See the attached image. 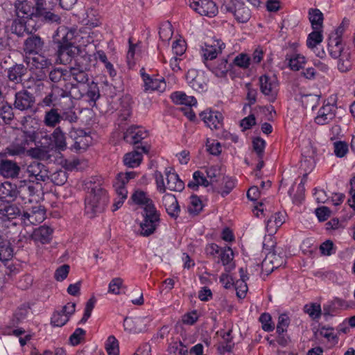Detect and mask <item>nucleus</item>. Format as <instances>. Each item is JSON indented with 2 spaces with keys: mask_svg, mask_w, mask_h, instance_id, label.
<instances>
[{
  "mask_svg": "<svg viewBox=\"0 0 355 355\" xmlns=\"http://www.w3.org/2000/svg\"><path fill=\"white\" fill-rule=\"evenodd\" d=\"M173 33L172 26L170 23L163 24L159 28V35L163 41L169 40L172 37Z\"/></svg>",
  "mask_w": 355,
  "mask_h": 355,
  "instance_id": "69168bd1",
  "label": "nucleus"
},
{
  "mask_svg": "<svg viewBox=\"0 0 355 355\" xmlns=\"http://www.w3.org/2000/svg\"><path fill=\"white\" fill-rule=\"evenodd\" d=\"M57 0H37L35 6L40 20L44 22H59L60 17L51 12Z\"/></svg>",
  "mask_w": 355,
  "mask_h": 355,
  "instance_id": "f8f14e48",
  "label": "nucleus"
},
{
  "mask_svg": "<svg viewBox=\"0 0 355 355\" xmlns=\"http://www.w3.org/2000/svg\"><path fill=\"white\" fill-rule=\"evenodd\" d=\"M28 310L29 307L24 304L19 307L13 315L12 324L13 326L17 325L23 320H24L28 313Z\"/></svg>",
  "mask_w": 355,
  "mask_h": 355,
  "instance_id": "8fccbe9b",
  "label": "nucleus"
},
{
  "mask_svg": "<svg viewBox=\"0 0 355 355\" xmlns=\"http://www.w3.org/2000/svg\"><path fill=\"white\" fill-rule=\"evenodd\" d=\"M190 7L202 16L212 17L218 13V7L211 0H192Z\"/></svg>",
  "mask_w": 355,
  "mask_h": 355,
  "instance_id": "6ab92c4d",
  "label": "nucleus"
},
{
  "mask_svg": "<svg viewBox=\"0 0 355 355\" xmlns=\"http://www.w3.org/2000/svg\"><path fill=\"white\" fill-rule=\"evenodd\" d=\"M189 86L194 90L202 92L207 89L208 79L202 72H198L195 69H190L186 75Z\"/></svg>",
  "mask_w": 355,
  "mask_h": 355,
  "instance_id": "aec40b11",
  "label": "nucleus"
},
{
  "mask_svg": "<svg viewBox=\"0 0 355 355\" xmlns=\"http://www.w3.org/2000/svg\"><path fill=\"white\" fill-rule=\"evenodd\" d=\"M74 37L75 31L64 26L58 27L53 34V42L57 48L56 53L60 64L69 63L75 55Z\"/></svg>",
  "mask_w": 355,
  "mask_h": 355,
  "instance_id": "f03ea898",
  "label": "nucleus"
},
{
  "mask_svg": "<svg viewBox=\"0 0 355 355\" xmlns=\"http://www.w3.org/2000/svg\"><path fill=\"white\" fill-rule=\"evenodd\" d=\"M253 149L257 154L259 159H262L266 146V141L260 138L257 137L252 141Z\"/></svg>",
  "mask_w": 355,
  "mask_h": 355,
  "instance_id": "0e129e2a",
  "label": "nucleus"
},
{
  "mask_svg": "<svg viewBox=\"0 0 355 355\" xmlns=\"http://www.w3.org/2000/svg\"><path fill=\"white\" fill-rule=\"evenodd\" d=\"M35 102V96L26 89L15 94L14 107L20 111H33Z\"/></svg>",
  "mask_w": 355,
  "mask_h": 355,
  "instance_id": "a211bd4d",
  "label": "nucleus"
},
{
  "mask_svg": "<svg viewBox=\"0 0 355 355\" xmlns=\"http://www.w3.org/2000/svg\"><path fill=\"white\" fill-rule=\"evenodd\" d=\"M221 9L232 12L236 19L241 23L247 22L251 16L250 10L239 0H224Z\"/></svg>",
  "mask_w": 355,
  "mask_h": 355,
  "instance_id": "6e6552de",
  "label": "nucleus"
},
{
  "mask_svg": "<svg viewBox=\"0 0 355 355\" xmlns=\"http://www.w3.org/2000/svg\"><path fill=\"white\" fill-rule=\"evenodd\" d=\"M28 179L34 178L36 185L41 182H47L49 180V171L47 167L38 162H33L28 165L26 171Z\"/></svg>",
  "mask_w": 355,
  "mask_h": 355,
  "instance_id": "2eb2a0df",
  "label": "nucleus"
},
{
  "mask_svg": "<svg viewBox=\"0 0 355 355\" xmlns=\"http://www.w3.org/2000/svg\"><path fill=\"white\" fill-rule=\"evenodd\" d=\"M68 74V67H55L50 71L49 73V79L51 82L57 83L61 80L67 81V76Z\"/></svg>",
  "mask_w": 355,
  "mask_h": 355,
  "instance_id": "a18cd8bd",
  "label": "nucleus"
},
{
  "mask_svg": "<svg viewBox=\"0 0 355 355\" xmlns=\"http://www.w3.org/2000/svg\"><path fill=\"white\" fill-rule=\"evenodd\" d=\"M260 90L270 102H274L277 98L278 83L275 76L263 75L259 78Z\"/></svg>",
  "mask_w": 355,
  "mask_h": 355,
  "instance_id": "f3484780",
  "label": "nucleus"
},
{
  "mask_svg": "<svg viewBox=\"0 0 355 355\" xmlns=\"http://www.w3.org/2000/svg\"><path fill=\"white\" fill-rule=\"evenodd\" d=\"M45 219V211L41 205L33 206L21 215V221L25 226L37 225Z\"/></svg>",
  "mask_w": 355,
  "mask_h": 355,
  "instance_id": "412c9836",
  "label": "nucleus"
},
{
  "mask_svg": "<svg viewBox=\"0 0 355 355\" xmlns=\"http://www.w3.org/2000/svg\"><path fill=\"white\" fill-rule=\"evenodd\" d=\"M85 188L87 189L85 203V213L89 218H93L96 214L103 211L108 202V196L101 183L95 180L87 182Z\"/></svg>",
  "mask_w": 355,
  "mask_h": 355,
  "instance_id": "7ed1b4c3",
  "label": "nucleus"
},
{
  "mask_svg": "<svg viewBox=\"0 0 355 355\" xmlns=\"http://www.w3.org/2000/svg\"><path fill=\"white\" fill-rule=\"evenodd\" d=\"M61 121L60 112L58 108L52 107L49 110L45 112L43 123L49 128H55Z\"/></svg>",
  "mask_w": 355,
  "mask_h": 355,
  "instance_id": "c9c22d12",
  "label": "nucleus"
},
{
  "mask_svg": "<svg viewBox=\"0 0 355 355\" xmlns=\"http://www.w3.org/2000/svg\"><path fill=\"white\" fill-rule=\"evenodd\" d=\"M290 323V319L286 314H282L278 319L276 331L277 334L286 333Z\"/></svg>",
  "mask_w": 355,
  "mask_h": 355,
  "instance_id": "680f3d73",
  "label": "nucleus"
},
{
  "mask_svg": "<svg viewBox=\"0 0 355 355\" xmlns=\"http://www.w3.org/2000/svg\"><path fill=\"white\" fill-rule=\"evenodd\" d=\"M67 315H65L61 311H56L53 313L51 323L55 327H62L68 322Z\"/></svg>",
  "mask_w": 355,
  "mask_h": 355,
  "instance_id": "864d4df0",
  "label": "nucleus"
},
{
  "mask_svg": "<svg viewBox=\"0 0 355 355\" xmlns=\"http://www.w3.org/2000/svg\"><path fill=\"white\" fill-rule=\"evenodd\" d=\"M336 110V107L334 104H325L319 110L315 122L321 125L329 123L335 118Z\"/></svg>",
  "mask_w": 355,
  "mask_h": 355,
  "instance_id": "a878e982",
  "label": "nucleus"
},
{
  "mask_svg": "<svg viewBox=\"0 0 355 355\" xmlns=\"http://www.w3.org/2000/svg\"><path fill=\"white\" fill-rule=\"evenodd\" d=\"M83 98H87V101L89 103V105L94 106L96 102L99 99L101 94L98 84L94 81L88 83L87 85V89L82 88Z\"/></svg>",
  "mask_w": 355,
  "mask_h": 355,
  "instance_id": "72a5a7b5",
  "label": "nucleus"
},
{
  "mask_svg": "<svg viewBox=\"0 0 355 355\" xmlns=\"http://www.w3.org/2000/svg\"><path fill=\"white\" fill-rule=\"evenodd\" d=\"M172 168H166L165 175L166 184L164 183L163 175L159 172L155 173V180L157 190L160 193H164L168 189L173 191H182L184 188V182L180 179L178 175L173 172Z\"/></svg>",
  "mask_w": 355,
  "mask_h": 355,
  "instance_id": "39448f33",
  "label": "nucleus"
},
{
  "mask_svg": "<svg viewBox=\"0 0 355 355\" xmlns=\"http://www.w3.org/2000/svg\"><path fill=\"white\" fill-rule=\"evenodd\" d=\"M14 17L24 19H37L40 20L36 6L28 0H15L12 4Z\"/></svg>",
  "mask_w": 355,
  "mask_h": 355,
  "instance_id": "1a4fd4ad",
  "label": "nucleus"
},
{
  "mask_svg": "<svg viewBox=\"0 0 355 355\" xmlns=\"http://www.w3.org/2000/svg\"><path fill=\"white\" fill-rule=\"evenodd\" d=\"M322 41V30H314L311 33L306 41V44L309 48H313Z\"/></svg>",
  "mask_w": 355,
  "mask_h": 355,
  "instance_id": "603ef678",
  "label": "nucleus"
},
{
  "mask_svg": "<svg viewBox=\"0 0 355 355\" xmlns=\"http://www.w3.org/2000/svg\"><path fill=\"white\" fill-rule=\"evenodd\" d=\"M320 336L325 338L329 342L337 343V337L334 334V329L331 327H322L318 331Z\"/></svg>",
  "mask_w": 355,
  "mask_h": 355,
  "instance_id": "052dcab7",
  "label": "nucleus"
},
{
  "mask_svg": "<svg viewBox=\"0 0 355 355\" xmlns=\"http://www.w3.org/2000/svg\"><path fill=\"white\" fill-rule=\"evenodd\" d=\"M12 257L13 250L10 243L0 234V261L5 262L11 259Z\"/></svg>",
  "mask_w": 355,
  "mask_h": 355,
  "instance_id": "ea45409f",
  "label": "nucleus"
},
{
  "mask_svg": "<svg viewBox=\"0 0 355 355\" xmlns=\"http://www.w3.org/2000/svg\"><path fill=\"white\" fill-rule=\"evenodd\" d=\"M20 171L21 168L17 162L8 159L5 153H0V175L7 179H15Z\"/></svg>",
  "mask_w": 355,
  "mask_h": 355,
  "instance_id": "dca6fc26",
  "label": "nucleus"
},
{
  "mask_svg": "<svg viewBox=\"0 0 355 355\" xmlns=\"http://www.w3.org/2000/svg\"><path fill=\"white\" fill-rule=\"evenodd\" d=\"M148 132L143 128L132 125L124 132L123 139L128 144L136 145L147 137Z\"/></svg>",
  "mask_w": 355,
  "mask_h": 355,
  "instance_id": "393cba45",
  "label": "nucleus"
},
{
  "mask_svg": "<svg viewBox=\"0 0 355 355\" xmlns=\"http://www.w3.org/2000/svg\"><path fill=\"white\" fill-rule=\"evenodd\" d=\"M259 321L262 324V329L265 331H272L275 329V324L272 322V318L269 313H262L259 318Z\"/></svg>",
  "mask_w": 355,
  "mask_h": 355,
  "instance_id": "bf43d9fd",
  "label": "nucleus"
},
{
  "mask_svg": "<svg viewBox=\"0 0 355 355\" xmlns=\"http://www.w3.org/2000/svg\"><path fill=\"white\" fill-rule=\"evenodd\" d=\"M132 201L144 209V211H146L149 207L152 209L156 208L153 200L148 198L146 193L143 191H136L131 196Z\"/></svg>",
  "mask_w": 355,
  "mask_h": 355,
  "instance_id": "f704fd0d",
  "label": "nucleus"
},
{
  "mask_svg": "<svg viewBox=\"0 0 355 355\" xmlns=\"http://www.w3.org/2000/svg\"><path fill=\"white\" fill-rule=\"evenodd\" d=\"M145 92L158 91L162 92L166 89V83L164 78H153L150 76L143 75Z\"/></svg>",
  "mask_w": 355,
  "mask_h": 355,
  "instance_id": "7c9ffc66",
  "label": "nucleus"
},
{
  "mask_svg": "<svg viewBox=\"0 0 355 355\" xmlns=\"http://www.w3.org/2000/svg\"><path fill=\"white\" fill-rule=\"evenodd\" d=\"M20 214V209L16 205L3 202H0V216L3 219L10 220L16 218Z\"/></svg>",
  "mask_w": 355,
  "mask_h": 355,
  "instance_id": "2f4dec72",
  "label": "nucleus"
},
{
  "mask_svg": "<svg viewBox=\"0 0 355 355\" xmlns=\"http://www.w3.org/2000/svg\"><path fill=\"white\" fill-rule=\"evenodd\" d=\"M220 260L223 266H225V270L231 271L235 266L232 261L234 258V253L231 248L227 247L221 250L220 253Z\"/></svg>",
  "mask_w": 355,
  "mask_h": 355,
  "instance_id": "79ce46f5",
  "label": "nucleus"
},
{
  "mask_svg": "<svg viewBox=\"0 0 355 355\" xmlns=\"http://www.w3.org/2000/svg\"><path fill=\"white\" fill-rule=\"evenodd\" d=\"M120 114H119V120L121 121H126L131 115V104H130V98L129 96H126L121 98L120 102Z\"/></svg>",
  "mask_w": 355,
  "mask_h": 355,
  "instance_id": "c03bdc74",
  "label": "nucleus"
},
{
  "mask_svg": "<svg viewBox=\"0 0 355 355\" xmlns=\"http://www.w3.org/2000/svg\"><path fill=\"white\" fill-rule=\"evenodd\" d=\"M69 135L73 141L71 149L76 152L85 150L92 144V137L83 129L72 128Z\"/></svg>",
  "mask_w": 355,
  "mask_h": 355,
  "instance_id": "9b49d317",
  "label": "nucleus"
},
{
  "mask_svg": "<svg viewBox=\"0 0 355 355\" xmlns=\"http://www.w3.org/2000/svg\"><path fill=\"white\" fill-rule=\"evenodd\" d=\"M200 117L211 130L219 129L222 126L223 117L220 112L205 110L200 114Z\"/></svg>",
  "mask_w": 355,
  "mask_h": 355,
  "instance_id": "bb28decb",
  "label": "nucleus"
},
{
  "mask_svg": "<svg viewBox=\"0 0 355 355\" xmlns=\"http://www.w3.org/2000/svg\"><path fill=\"white\" fill-rule=\"evenodd\" d=\"M26 19L15 17L14 19L8 21L9 31L18 37H23L25 33H29L26 27Z\"/></svg>",
  "mask_w": 355,
  "mask_h": 355,
  "instance_id": "c756f323",
  "label": "nucleus"
},
{
  "mask_svg": "<svg viewBox=\"0 0 355 355\" xmlns=\"http://www.w3.org/2000/svg\"><path fill=\"white\" fill-rule=\"evenodd\" d=\"M224 47L225 44L220 40H210L202 47V56L205 60H214Z\"/></svg>",
  "mask_w": 355,
  "mask_h": 355,
  "instance_id": "b1692460",
  "label": "nucleus"
},
{
  "mask_svg": "<svg viewBox=\"0 0 355 355\" xmlns=\"http://www.w3.org/2000/svg\"><path fill=\"white\" fill-rule=\"evenodd\" d=\"M309 21L313 30H320L322 28L323 14L317 8H311L309 11Z\"/></svg>",
  "mask_w": 355,
  "mask_h": 355,
  "instance_id": "a19ab883",
  "label": "nucleus"
},
{
  "mask_svg": "<svg viewBox=\"0 0 355 355\" xmlns=\"http://www.w3.org/2000/svg\"><path fill=\"white\" fill-rule=\"evenodd\" d=\"M286 263L285 255L282 251L277 252L273 249L268 252L261 263V270L266 275L270 274L275 269L278 268Z\"/></svg>",
  "mask_w": 355,
  "mask_h": 355,
  "instance_id": "9d476101",
  "label": "nucleus"
},
{
  "mask_svg": "<svg viewBox=\"0 0 355 355\" xmlns=\"http://www.w3.org/2000/svg\"><path fill=\"white\" fill-rule=\"evenodd\" d=\"M0 117L6 124H10L14 119V112L12 106L6 101L0 105Z\"/></svg>",
  "mask_w": 355,
  "mask_h": 355,
  "instance_id": "37998d69",
  "label": "nucleus"
},
{
  "mask_svg": "<svg viewBox=\"0 0 355 355\" xmlns=\"http://www.w3.org/2000/svg\"><path fill=\"white\" fill-rule=\"evenodd\" d=\"M305 63V58L301 55H295L289 60V66L291 69L298 71L303 67Z\"/></svg>",
  "mask_w": 355,
  "mask_h": 355,
  "instance_id": "e2e57ef3",
  "label": "nucleus"
},
{
  "mask_svg": "<svg viewBox=\"0 0 355 355\" xmlns=\"http://www.w3.org/2000/svg\"><path fill=\"white\" fill-rule=\"evenodd\" d=\"M34 180H21L16 183L17 196L19 197L23 201L32 202L33 198L36 195L38 190L35 187Z\"/></svg>",
  "mask_w": 355,
  "mask_h": 355,
  "instance_id": "ddd939ff",
  "label": "nucleus"
},
{
  "mask_svg": "<svg viewBox=\"0 0 355 355\" xmlns=\"http://www.w3.org/2000/svg\"><path fill=\"white\" fill-rule=\"evenodd\" d=\"M66 97H71L74 99H80L81 94L78 92V90L73 89L72 91H67L62 87L53 85L51 87L50 92L47 93L40 101L38 105L42 107H54L61 100V98Z\"/></svg>",
  "mask_w": 355,
  "mask_h": 355,
  "instance_id": "20e7f679",
  "label": "nucleus"
},
{
  "mask_svg": "<svg viewBox=\"0 0 355 355\" xmlns=\"http://www.w3.org/2000/svg\"><path fill=\"white\" fill-rule=\"evenodd\" d=\"M92 62V56L85 53L79 55L75 60L74 64L68 67L67 80L71 84L69 91L78 90L83 98L82 88L89 80L88 71L90 70Z\"/></svg>",
  "mask_w": 355,
  "mask_h": 355,
  "instance_id": "f257e3e1",
  "label": "nucleus"
},
{
  "mask_svg": "<svg viewBox=\"0 0 355 355\" xmlns=\"http://www.w3.org/2000/svg\"><path fill=\"white\" fill-rule=\"evenodd\" d=\"M304 310L313 319L318 318L321 315L320 305L316 303L305 305Z\"/></svg>",
  "mask_w": 355,
  "mask_h": 355,
  "instance_id": "4d7b16f0",
  "label": "nucleus"
},
{
  "mask_svg": "<svg viewBox=\"0 0 355 355\" xmlns=\"http://www.w3.org/2000/svg\"><path fill=\"white\" fill-rule=\"evenodd\" d=\"M44 42L37 35H31L24 42L23 51L26 54H39L42 52Z\"/></svg>",
  "mask_w": 355,
  "mask_h": 355,
  "instance_id": "5701e85b",
  "label": "nucleus"
},
{
  "mask_svg": "<svg viewBox=\"0 0 355 355\" xmlns=\"http://www.w3.org/2000/svg\"><path fill=\"white\" fill-rule=\"evenodd\" d=\"M205 172L207 174V177L210 180L211 184L217 182L219 180L220 176L222 175L220 173V168L218 166H212L210 167H207L206 168Z\"/></svg>",
  "mask_w": 355,
  "mask_h": 355,
  "instance_id": "5fc2aeb1",
  "label": "nucleus"
},
{
  "mask_svg": "<svg viewBox=\"0 0 355 355\" xmlns=\"http://www.w3.org/2000/svg\"><path fill=\"white\" fill-rule=\"evenodd\" d=\"M35 141L33 133H23L5 149V154L10 156H21L27 151V147Z\"/></svg>",
  "mask_w": 355,
  "mask_h": 355,
  "instance_id": "0eeeda50",
  "label": "nucleus"
},
{
  "mask_svg": "<svg viewBox=\"0 0 355 355\" xmlns=\"http://www.w3.org/2000/svg\"><path fill=\"white\" fill-rule=\"evenodd\" d=\"M338 69L341 72L348 71L351 69V62L349 60V53L343 52V55L338 58Z\"/></svg>",
  "mask_w": 355,
  "mask_h": 355,
  "instance_id": "6e6d98bb",
  "label": "nucleus"
},
{
  "mask_svg": "<svg viewBox=\"0 0 355 355\" xmlns=\"http://www.w3.org/2000/svg\"><path fill=\"white\" fill-rule=\"evenodd\" d=\"M171 98L175 104L184 105L187 107H192L197 103L193 96H187L182 92H175L171 94Z\"/></svg>",
  "mask_w": 355,
  "mask_h": 355,
  "instance_id": "58836bf2",
  "label": "nucleus"
},
{
  "mask_svg": "<svg viewBox=\"0 0 355 355\" xmlns=\"http://www.w3.org/2000/svg\"><path fill=\"white\" fill-rule=\"evenodd\" d=\"M320 98V95L305 94L302 96L301 101L306 109L313 110L318 105Z\"/></svg>",
  "mask_w": 355,
  "mask_h": 355,
  "instance_id": "de8ad7c7",
  "label": "nucleus"
},
{
  "mask_svg": "<svg viewBox=\"0 0 355 355\" xmlns=\"http://www.w3.org/2000/svg\"><path fill=\"white\" fill-rule=\"evenodd\" d=\"M85 335V331L83 329L77 328L69 337L71 344L73 346L78 345L84 339Z\"/></svg>",
  "mask_w": 355,
  "mask_h": 355,
  "instance_id": "338daca9",
  "label": "nucleus"
},
{
  "mask_svg": "<svg viewBox=\"0 0 355 355\" xmlns=\"http://www.w3.org/2000/svg\"><path fill=\"white\" fill-rule=\"evenodd\" d=\"M61 121H66L70 123H76L78 120L74 107H67L60 112Z\"/></svg>",
  "mask_w": 355,
  "mask_h": 355,
  "instance_id": "09e8293b",
  "label": "nucleus"
},
{
  "mask_svg": "<svg viewBox=\"0 0 355 355\" xmlns=\"http://www.w3.org/2000/svg\"><path fill=\"white\" fill-rule=\"evenodd\" d=\"M68 178L67 172L63 169H59L49 174V180L55 185L62 186L65 184Z\"/></svg>",
  "mask_w": 355,
  "mask_h": 355,
  "instance_id": "49530a36",
  "label": "nucleus"
},
{
  "mask_svg": "<svg viewBox=\"0 0 355 355\" xmlns=\"http://www.w3.org/2000/svg\"><path fill=\"white\" fill-rule=\"evenodd\" d=\"M144 220L140 223V234L148 236L153 234L160 223V214L156 208L149 207L143 214Z\"/></svg>",
  "mask_w": 355,
  "mask_h": 355,
  "instance_id": "423d86ee",
  "label": "nucleus"
},
{
  "mask_svg": "<svg viewBox=\"0 0 355 355\" xmlns=\"http://www.w3.org/2000/svg\"><path fill=\"white\" fill-rule=\"evenodd\" d=\"M328 48L329 53L333 58H340L344 52L342 39L339 37L329 36Z\"/></svg>",
  "mask_w": 355,
  "mask_h": 355,
  "instance_id": "4c0bfd02",
  "label": "nucleus"
},
{
  "mask_svg": "<svg viewBox=\"0 0 355 355\" xmlns=\"http://www.w3.org/2000/svg\"><path fill=\"white\" fill-rule=\"evenodd\" d=\"M162 205L171 217L176 218L179 216L180 207L173 194L165 193L162 197Z\"/></svg>",
  "mask_w": 355,
  "mask_h": 355,
  "instance_id": "cd10ccee",
  "label": "nucleus"
},
{
  "mask_svg": "<svg viewBox=\"0 0 355 355\" xmlns=\"http://www.w3.org/2000/svg\"><path fill=\"white\" fill-rule=\"evenodd\" d=\"M105 349L108 355H119V343L114 336L108 337L105 344Z\"/></svg>",
  "mask_w": 355,
  "mask_h": 355,
  "instance_id": "3c124183",
  "label": "nucleus"
},
{
  "mask_svg": "<svg viewBox=\"0 0 355 355\" xmlns=\"http://www.w3.org/2000/svg\"><path fill=\"white\" fill-rule=\"evenodd\" d=\"M150 146H137L135 150L126 153L124 155L123 162L124 164L130 168H135L138 166L142 160V153H148Z\"/></svg>",
  "mask_w": 355,
  "mask_h": 355,
  "instance_id": "4be33fe9",
  "label": "nucleus"
},
{
  "mask_svg": "<svg viewBox=\"0 0 355 355\" xmlns=\"http://www.w3.org/2000/svg\"><path fill=\"white\" fill-rule=\"evenodd\" d=\"M27 71V68L24 64H16L9 68L8 71V78L9 80L15 83H19L22 81V78Z\"/></svg>",
  "mask_w": 355,
  "mask_h": 355,
  "instance_id": "e433bc0d",
  "label": "nucleus"
},
{
  "mask_svg": "<svg viewBox=\"0 0 355 355\" xmlns=\"http://www.w3.org/2000/svg\"><path fill=\"white\" fill-rule=\"evenodd\" d=\"M284 223V216L280 213H276L267 220L266 228L268 230L272 229L273 227V225H275V228H277L279 227Z\"/></svg>",
  "mask_w": 355,
  "mask_h": 355,
  "instance_id": "13d9d810",
  "label": "nucleus"
},
{
  "mask_svg": "<svg viewBox=\"0 0 355 355\" xmlns=\"http://www.w3.org/2000/svg\"><path fill=\"white\" fill-rule=\"evenodd\" d=\"M16 184L6 181L0 184V198L6 201H14L17 198Z\"/></svg>",
  "mask_w": 355,
  "mask_h": 355,
  "instance_id": "473e14b6",
  "label": "nucleus"
},
{
  "mask_svg": "<svg viewBox=\"0 0 355 355\" xmlns=\"http://www.w3.org/2000/svg\"><path fill=\"white\" fill-rule=\"evenodd\" d=\"M43 139L46 141V143L45 144L41 143L42 147L50 148L53 145L56 149L61 151L67 148L65 134L60 126L55 128L51 135H46Z\"/></svg>",
  "mask_w": 355,
  "mask_h": 355,
  "instance_id": "4468645a",
  "label": "nucleus"
},
{
  "mask_svg": "<svg viewBox=\"0 0 355 355\" xmlns=\"http://www.w3.org/2000/svg\"><path fill=\"white\" fill-rule=\"evenodd\" d=\"M334 153L338 157H344L348 151L347 144L345 141H336L334 144Z\"/></svg>",
  "mask_w": 355,
  "mask_h": 355,
  "instance_id": "774afa93",
  "label": "nucleus"
},
{
  "mask_svg": "<svg viewBox=\"0 0 355 355\" xmlns=\"http://www.w3.org/2000/svg\"><path fill=\"white\" fill-rule=\"evenodd\" d=\"M52 233L53 229L49 226L42 225L35 229L30 236L34 241L45 244L51 241Z\"/></svg>",
  "mask_w": 355,
  "mask_h": 355,
  "instance_id": "c85d7f7f",
  "label": "nucleus"
}]
</instances>
